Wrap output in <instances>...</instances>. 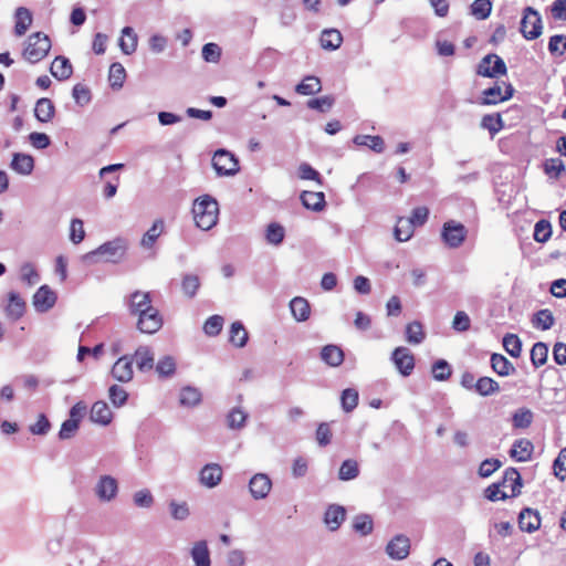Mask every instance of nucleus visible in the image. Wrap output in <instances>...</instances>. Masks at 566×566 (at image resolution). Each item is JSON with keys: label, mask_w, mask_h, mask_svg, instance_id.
I'll use <instances>...</instances> for the list:
<instances>
[{"label": "nucleus", "mask_w": 566, "mask_h": 566, "mask_svg": "<svg viewBox=\"0 0 566 566\" xmlns=\"http://www.w3.org/2000/svg\"><path fill=\"white\" fill-rule=\"evenodd\" d=\"M126 250V241L122 238H116L103 243L96 250L84 254L82 260L88 265L98 261L116 263L124 258Z\"/></svg>", "instance_id": "f257e3e1"}, {"label": "nucleus", "mask_w": 566, "mask_h": 566, "mask_svg": "<svg viewBox=\"0 0 566 566\" xmlns=\"http://www.w3.org/2000/svg\"><path fill=\"white\" fill-rule=\"evenodd\" d=\"M193 220L196 226L205 231L210 230L217 224L219 216V206L216 199L206 195L193 202Z\"/></svg>", "instance_id": "f03ea898"}, {"label": "nucleus", "mask_w": 566, "mask_h": 566, "mask_svg": "<svg viewBox=\"0 0 566 566\" xmlns=\"http://www.w3.org/2000/svg\"><path fill=\"white\" fill-rule=\"evenodd\" d=\"M51 40L43 32H35L29 35L23 50V57L30 63L42 61L51 50Z\"/></svg>", "instance_id": "7ed1b4c3"}, {"label": "nucleus", "mask_w": 566, "mask_h": 566, "mask_svg": "<svg viewBox=\"0 0 566 566\" xmlns=\"http://www.w3.org/2000/svg\"><path fill=\"white\" fill-rule=\"evenodd\" d=\"M542 18L535 9L526 7L521 20L520 31L526 40L537 39L542 34Z\"/></svg>", "instance_id": "20e7f679"}, {"label": "nucleus", "mask_w": 566, "mask_h": 566, "mask_svg": "<svg viewBox=\"0 0 566 566\" xmlns=\"http://www.w3.org/2000/svg\"><path fill=\"white\" fill-rule=\"evenodd\" d=\"M212 167L218 176H234L240 169L239 160L226 149H218L214 153Z\"/></svg>", "instance_id": "39448f33"}, {"label": "nucleus", "mask_w": 566, "mask_h": 566, "mask_svg": "<svg viewBox=\"0 0 566 566\" xmlns=\"http://www.w3.org/2000/svg\"><path fill=\"white\" fill-rule=\"evenodd\" d=\"M93 491L99 502L109 503L118 494V481L109 474H102L98 476Z\"/></svg>", "instance_id": "423d86ee"}, {"label": "nucleus", "mask_w": 566, "mask_h": 566, "mask_svg": "<svg viewBox=\"0 0 566 566\" xmlns=\"http://www.w3.org/2000/svg\"><path fill=\"white\" fill-rule=\"evenodd\" d=\"M467 228L454 220L444 222L441 237L443 242L452 249L459 248L467 238Z\"/></svg>", "instance_id": "0eeeda50"}, {"label": "nucleus", "mask_w": 566, "mask_h": 566, "mask_svg": "<svg viewBox=\"0 0 566 566\" xmlns=\"http://www.w3.org/2000/svg\"><path fill=\"white\" fill-rule=\"evenodd\" d=\"M391 361L403 377L411 375L415 369V357L407 347L395 348L391 354Z\"/></svg>", "instance_id": "6e6552de"}, {"label": "nucleus", "mask_w": 566, "mask_h": 566, "mask_svg": "<svg viewBox=\"0 0 566 566\" xmlns=\"http://www.w3.org/2000/svg\"><path fill=\"white\" fill-rule=\"evenodd\" d=\"M163 326L159 311L154 306L138 315L137 328L145 334H154Z\"/></svg>", "instance_id": "1a4fd4ad"}, {"label": "nucleus", "mask_w": 566, "mask_h": 566, "mask_svg": "<svg viewBox=\"0 0 566 566\" xmlns=\"http://www.w3.org/2000/svg\"><path fill=\"white\" fill-rule=\"evenodd\" d=\"M272 489V481L265 473H255L249 481L251 496L259 501L265 499Z\"/></svg>", "instance_id": "9d476101"}, {"label": "nucleus", "mask_w": 566, "mask_h": 566, "mask_svg": "<svg viewBox=\"0 0 566 566\" xmlns=\"http://www.w3.org/2000/svg\"><path fill=\"white\" fill-rule=\"evenodd\" d=\"M387 555L395 560H402L410 553V539L402 534L396 535L386 546Z\"/></svg>", "instance_id": "9b49d317"}, {"label": "nucleus", "mask_w": 566, "mask_h": 566, "mask_svg": "<svg viewBox=\"0 0 566 566\" xmlns=\"http://www.w3.org/2000/svg\"><path fill=\"white\" fill-rule=\"evenodd\" d=\"M55 292L48 285H42L33 295V306L40 312L44 313L51 310L56 303Z\"/></svg>", "instance_id": "f8f14e48"}, {"label": "nucleus", "mask_w": 566, "mask_h": 566, "mask_svg": "<svg viewBox=\"0 0 566 566\" xmlns=\"http://www.w3.org/2000/svg\"><path fill=\"white\" fill-rule=\"evenodd\" d=\"M112 376L119 382H128L134 377L133 357L124 355L112 367Z\"/></svg>", "instance_id": "ddd939ff"}, {"label": "nucleus", "mask_w": 566, "mask_h": 566, "mask_svg": "<svg viewBox=\"0 0 566 566\" xmlns=\"http://www.w3.org/2000/svg\"><path fill=\"white\" fill-rule=\"evenodd\" d=\"M514 88L512 84L505 85V93L502 94V88L499 85H494L492 87H489L483 91L482 98L480 104L481 105H495L500 102H504L510 99L513 96Z\"/></svg>", "instance_id": "4468645a"}, {"label": "nucleus", "mask_w": 566, "mask_h": 566, "mask_svg": "<svg viewBox=\"0 0 566 566\" xmlns=\"http://www.w3.org/2000/svg\"><path fill=\"white\" fill-rule=\"evenodd\" d=\"M222 476V468L218 463H209L200 470L199 482L208 489H213L220 484Z\"/></svg>", "instance_id": "2eb2a0df"}, {"label": "nucleus", "mask_w": 566, "mask_h": 566, "mask_svg": "<svg viewBox=\"0 0 566 566\" xmlns=\"http://www.w3.org/2000/svg\"><path fill=\"white\" fill-rule=\"evenodd\" d=\"M126 304L132 315H139L153 307L150 293L143 291H135L132 293L128 296Z\"/></svg>", "instance_id": "dca6fc26"}, {"label": "nucleus", "mask_w": 566, "mask_h": 566, "mask_svg": "<svg viewBox=\"0 0 566 566\" xmlns=\"http://www.w3.org/2000/svg\"><path fill=\"white\" fill-rule=\"evenodd\" d=\"M132 357L142 373L149 371L155 366L154 353L148 346H139Z\"/></svg>", "instance_id": "f3484780"}, {"label": "nucleus", "mask_w": 566, "mask_h": 566, "mask_svg": "<svg viewBox=\"0 0 566 566\" xmlns=\"http://www.w3.org/2000/svg\"><path fill=\"white\" fill-rule=\"evenodd\" d=\"M10 168L19 175L29 176L34 169V159L31 155L14 153L10 163Z\"/></svg>", "instance_id": "a211bd4d"}, {"label": "nucleus", "mask_w": 566, "mask_h": 566, "mask_svg": "<svg viewBox=\"0 0 566 566\" xmlns=\"http://www.w3.org/2000/svg\"><path fill=\"white\" fill-rule=\"evenodd\" d=\"M518 526L523 532L533 533L541 526V517L537 511L524 509L518 515Z\"/></svg>", "instance_id": "6ab92c4d"}, {"label": "nucleus", "mask_w": 566, "mask_h": 566, "mask_svg": "<svg viewBox=\"0 0 566 566\" xmlns=\"http://www.w3.org/2000/svg\"><path fill=\"white\" fill-rule=\"evenodd\" d=\"M301 201L303 206L312 211L319 212L326 206L325 195L322 191H303L301 193Z\"/></svg>", "instance_id": "aec40b11"}, {"label": "nucleus", "mask_w": 566, "mask_h": 566, "mask_svg": "<svg viewBox=\"0 0 566 566\" xmlns=\"http://www.w3.org/2000/svg\"><path fill=\"white\" fill-rule=\"evenodd\" d=\"M190 556L195 566H211L210 551L205 539L193 543L190 549Z\"/></svg>", "instance_id": "412c9836"}, {"label": "nucleus", "mask_w": 566, "mask_h": 566, "mask_svg": "<svg viewBox=\"0 0 566 566\" xmlns=\"http://www.w3.org/2000/svg\"><path fill=\"white\" fill-rule=\"evenodd\" d=\"M113 413L105 401H96L93 403L90 412V419L97 424L107 426L111 423Z\"/></svg>", "instance_id": "4be33fe9"}, {"label": "nucleus", "mask_w": 566, "mask_h": 566, "mask_svg": "<svg viewBox=\"0 0 566 566\" xmlns=\"http://www.w3.org/2000/svg\"><path fill=\"white\" fill-rule=\"evenodd\" d=\"M50 72L56 80L64 81L71 77L73 66L67 57L59 55L52 62Z\"/></svg>", "instance_id": "5701e85b"}, {"label": "nucleus", "mask_w": 566, "mask_h": 566, "mask_svg": "<svg viewBox=\"0 0 566 566\" xmlns=\"http://www.w3.org/2000/svg\"><path fill=\"white\" fill-rule=\"evenodd\" d=\"M154 368L159 379H168L175 376L177 363L172 356L165 355L158 359Z\"/></svg>", "instance_id": "b1692460"}, {"label": "nucleus", "mask_w": 566, "mask_h": 566, "mask_svg": "<svg viewBox=\"0 0 566 566\" xmlns=\"http://www.w3.org/2000/svg\"><path fill=\"white\" fill-rule=\"evenodd\" d=\"M533 450V443L528 439L523 438L513 443L510 454L520 462H526L531 459Z\"/></svg>", "instance_id": "393cba45"}, {"label": "nucleus", "mask_w": 566, "mask_h": 566, "mask_svg": "<svg viewBox=\"0 0 566 566\" xmlns=\"http://www.w3.org/2000/svg\"><path fill=\"white\" fill-rule=\"evenodd\" d=\"M346 516V511L340 505H331L324 516V522L326 526L332 531H336L339 528L342 523L344 522Z\"/></svg>", "instance_id": "a878e982"}, {"label": "nucleus", "mask_w": 566, "mask_h": 566, "mask_svg": "<svg viewBox=\"0 0 566 566\" xmlns=\"http://www.w3.org/2000/svg\"><path fill=\"white\" fill-rule=\"evenodd\" d=\"M25 311V302L23 298L15 292L9 293V302L6 306V314L12 321H18L21 318Z\"/></svg>", "instance_id": "bb28decb"}, {"label": "nucleus", "mask_w": 566, "mask_h": 566, "mask_svg": "<svg viewBox=\"0 0 566 566\" xmlns=\"http://www.w3.org/2000/svg\"><path fill=\"white\" fill-rule=\"evenodd\" d=\"M14 33L17 36H22L31 27L33 18L31 11L28 8L19 7L14 13Z\"/></svg>", "instance_id": "cd10ccee"}, {"label": "nucleus", "mask_w": 566, "mask_h": 566, "mask_svg": "<svg viewBox=\"0 0 566 566\" xmlns=\"http://www.w3.org/2000/svg\"><path fill=\"white\" fill-rule=\"evenodd\" d=\"M55 115L54 104L50 98L42 97L38 99L34 107V116L41 123H49Z\"/></svg>", "instance_id": "c85d7f7f"}, {"label": "nucleus", "mask_w": 566, "mask_h": 566, "mask_svg": "<svg viewBox=\"0 0 566 566\" xmlns=\"http://www.w3.org/2000/svg\"><path fill=\"white\" fill-rule=\"evenodd\" d=\"M202 400L201 391L193 386H185L179 392V403L186 408L198 406Z\"/></svg>", "instance_id": "c756f323"}, {"label": "nucleus", "mask_w": 566, "mask_h": 566, "mask_svg": "<svg viewBox=\"0 0 566 566\" xmlns=\"http://www.w3.org/2000/svg\"><path fill=\"white\" fill-rule=\"evenodd\" d=\"M290 308L293 317L297 322H305L310 318L311 306L306 298L296 296L290 302Z\"/></svg>", "instance_id": "7c9ffc66"}, {"label": "nucleus", "mask_w": 566, "mask_h": 566, "mask_svg": "<svg viewBox=\"0 0 566 566\" xmlns=\"http://www.w3.org/2000/svg\"><path fill=\"white\" fill-rule=\"evenodd\" d=\"M138 44V36L135 33L134 29L130 27H125L122 30V38L119 39V48L122 52L126 55L133 54Z\"/></svg>", "instance_id": "2f4dec72"}, {"label": "nucleus", "mask_w": 566, "mask_h": 566, "mask_svg": "<svg viewBox=\"0 0 566 566\" xmlns=\"http://www.w3.org/2000/svg\"><path fill=\"white\" fill-rule=\"evenodd\" d=\"M321 46L327 51L337 50L343 43V35L336 29H325L321 34Z\"/></svg>", "instance_id": "473e14b6"}, {"label": "nucleus", "mask_w": 566, "mask_h": 566, "mask_svg": "<svg viewBox=\"0 0 566 566\" xmlns=\"http://www.w3.org/2000/svg\"><path fill=\"white\" fill-rule=\"evenodd\" d=\"M491 367L499 376L505 377L515 373L514 365L502 354H492Z\"/></svg>", "instance_id": "72a5a7b5"}, {"label": "nucleus", "mask_w": 566, "mask_h": 566, "mask_svg": "<svg viewBox=\"0 0 566 566\" xmlns=\"http://www.w3.org/2000/svg\"><path fill=\"white\" fill-rule=\"evenodd\" d=\"M321 358L328 366L337 367L344 361V353L336 345H326L321 350Z\"/></svg>", "instance_id": "f704fd0d"}, {"label": "nucleus", "mask_w": 566, "mask_h": 566, "mask_svg": "<svg viewBox=\"0 0 566 566\" xmlns=\"http://www.w3.org/2000/svg\"><path fill=\"white\" fill-rule=\"evenodd\" d=\"M503 488L510 486L512 493L510 496L515 497L521 493L522 478L515 468H509L504 472L502 480Z\"/></svg>", "instance_id": "c9c22d12"}, {"label": "nucleus", "mask_w": 566, "mask_h": 566, "mask_svg": "<svg viewBox=\"0 0 566 566\" xmlns=\"http://www.w3.org/2000/svg\"><path fill=\"white\" fill-rule=\"evenodd\" d=\"M354 143L358 146H367L378 154L385 150V142L380 136L357 135L354 137Z\"/></svg>", "instance_id": "e433bc0d"}, {"label": "nucleus", "mask_w": 566, "mask_h": 566, "mask_svg": "<svg viewBox=\"0 0 566 566\" xmlns=\"http://www.w3.org/2000/svg\"><path fill=\"white\" fill-rule=\"evenodd\" d=\"M295 91L302 95H313L322 91V84L318 77L308 75L296 85Z\"/></svg>", "instance_id": "4c0bfd02"}, {"label": "nucleus", "mask_w": 566, "mask_h": 566, "mask_svg": "<svg viewBox=\"0 0 566 566\" xmlns=\"http://www.w3.org/2000/svg\"><path fill=\"white\" fill-rule=\"evenodd\" d=\"M475 391L482 397L492 396L500 391V385L493 378L480 377L475 382Z\"/></svg>", "instance_id": "58836bf2"}, {"label": "nucleus", "mask_w": 566, "mask_h": 566, "mask_svg": "<svg viewBox=\"0 0 566 566\" xmlns=\"http://www.w3.org/2000/svg\"><path fill=\"white\" fill-rule=\"evenodd\" d=\"M534 413L528 408H518L512 416V424L515 429H526L533 422Z\"/></svg>", "instance_id": "ea45409f"}, {"label": "nucleus", "mask_w": 566, "mask_h": 566, "mask_svg": "<svg viewBox=\"0 0 566 566\" xmlns=\"http://www.w3.org/2000/svg\"><path fill=\"white\" fill-rule=\"evenodd\" d=\"M415 226L407 218H399L395 227V238L399 242L408 241L413 234Z\"/></svg>", "instance_id": "a19ab883"}, {"label": "nucleus", "mask_w": 566, "mask_h": 566, "mask_svg": "<svg viewBox=\"0 0 566 566\" xmlns=\"http://www.w3.org/2000/svg\"><path fill=\"white\" fill-rule=\"evenodd\" d=\"M164 230V221L163 220H156L151 228L147 230V232L143 235L140 244L143 248L150 249L158 237L163 233Z\"/></svg>", "instance_id": "79ce46f5"}, {"label": "nucleus", "mask_w": 566, "mask_h": 566, "mask_svg": "<svg viewBox=\"0 0 566 566\" xmlns=\"http://www.w3.org/2000/svg\"><path fill=\"white\" fill-rule=\"evenodd\" d=\"M426 334L422 324L418 321L411 322L406 326V338L409 344L418 345L423 342Z\"/></svg>", "instance_id": "37998d69"}, {"label": "nucleus", "mask_w": 566, "mask_h": 566, "mask_svg": "<svg viewBox=\"0 0 566 566\" xmlns=\"http://www.w3.org/2000/svg\"><path fill=\"white\" fill-rule=\"evenodd\" d=\"M230 342L235 347H244L248 342V332L241 322L232 323L230 327Z\"/></svg>", "instance_id": "c03bdc74"}, {"label": "nucleus", "mask_w": 566, "mask_h": 566, "mask_svg": "<svg viewBox=\"0 0 566 566\" xmlns=\"http://www.w3.org/2000/svg\"><path fill=\"white\" fill-rule=\"evenodd\" d=\"M248 413L239 407L232 408L227 416L228 427L232 430H240L245 426Z\"/></svg>", "instance_id": "a18cd8bd"}, {"label": "nucleus", "mask_w": 566, "mask_h": 566, "mask_svg": "<svg viewBox=\"0 0 566 566\" xmlns=\"http://www.w3.org/2000/svg\"><path fill=\"white\" fill-rule=\"evenodd\" d=\"M548 346L538 342L535 343L531 349V361L535 368L543 366L547 361Z\"/></svg>", "instance_id": "49530a36"}, {"label": "nucleus", "mask_w": 566, "mask_h": 566, "mask_svg": "<svg viewBox=\"0 0 566 566\" xmlns=\"http://www.w3.org/2000/svg\"><path fill=\"white\" fill-rule=\"evenodd\" d=\"M359 465L356 460H345L338 471V479L342 481H350L358 476Z\"/></svg>", "instance_id": "de8ad7c7"}, {"label": "nucleus", "mask_w": 566, "mask_h": 566, "mask_svg": "<svg viewBox=\"0 0 566 566\" xmlns=\"http://www.w3.org/2000/svg\"><path fill=\"white\" fill-rule=\"evenodd\" d=\"M532 323L535 327L541 328L543 331H547L553 327L555 318L553 316V313L549 310L545 308L534 314Z\"/></svg>", "instance_id": "09e8293b"}, {"label": "nucleus", "mask_w": 566, "mask_h": 566, "mask_svg": "<svg viewBox=\"0 0 566 566\" xmlns=\"http://www.w3.org/2000/svg\"><path fill=\"white\" fill-rule=\"evenodd\" d=\"M503 347L507 352L509 355H511L514 358H517L521 356L522 353V340L520 337L515 334H506L503 337Z\"/></svg>", "instance_id": "8fccbe9b"}, {"label": "nucleus", "mask_w": 566, "mask_h": 566, "mask_svg": "<svg viewBox=\"0 0 566 566\" xmlns=\"http://www.w3.org/2000/svg\"><path fill=\"white\" fill-rule=\"evenodd\" d=\"M126 77V71L124 66L115 62L109 67L108 80L113 88H122Z\"/></svg>", "instance_id": "3c124183"}, {"label": "nucleus", "mask_w": 566, "mask_h": 566, "mask_svg": "<svg viewBox=\"0 0 566 566\" xmlns=\"http://www.w3.org/2000/svg\"><path fill=\"white\" fill-rule=\"evenodd\" d=\"M199 287H200V280L197 275H195V274L184 275L182 281H181V290L187 297H189V298L195 297Z\"/></svg>", "instance_id": "603ef678"}, {"label": "nucleus", "mask_w": 566, "mask_h": 566, "mask_svg": "<svg viewBox=\"0 0 566 566\" xmlns=\"http://www.w3.org/2000/svg\"><path fill=\"white\" fill-rule=\"evenodd\" d=\"M340 402L344 411H353L358 405V391L353 388L345 389L342 392Z\"/></svg>", "instance_id": "864d4df0"}, {"label": "nucleus", "mask_w": 566, "mask_h": 566, "mask_svg": "<svg viewBox=\"0 0 566 566\" xmlns=\"http://www.w3.org/2000/svg\"><path fill=\"white\" fill-rule=\"evenodd\" d=\"M451 374V367L444 359H439L432 365V376L438 381H444L449 379Z\"/></svg>", "instance_id": "5fc2aeb1"}, {"label": "nucleus", "mask_w": 566, "mask_h": 566, "mask_svg": "<svg viewBox=\"0 0 566 566\" xmlns=\"http://www.w3.org/2000/svg\"><path fill=\"white\" fill-rule=\"evenodd\" d=\"M544 171L552 178H559L565 171V165L560 158H549L544 163Z\"/></svg>", "instance_id": "6e6d98bb"}, {"label": "nucleus", "mask_w": 566, "mask_h": 566, "mask_svg": "<svg viewBox=\"0 0 566 566\" xmlns=\"http://www.w3.org/2000/svg\"><path fill=\"white\" fill-rule=\"evenodd\" d=\"M492 10V3L490 0H475L471 4V13L479 20L486 19Z\"/></svg>", "instance_id": "4d7b16f0"}, {"label": "nucleus", "mask_w": 566, "mask_h": 566, "mask_svg": "<svg viewBox=\"0 0 566 566\" xmlns=\"http://www.w3.org/2000/svg\"><path fill=\"white\" fill-rule=\"evenodd\" d=\"M552 235L551 223L546 220H539L534 227V240L541 243L546 242Z\"/></svg>", "instance_id": "13d9d810"}, {"label": "nucleus", "mask_w": 566, "mask_h": 566, "mask_svg": "<svg viewBox=\"0 0 566 566\" xmlns=\"http://www.w3.org/2000/svg\"><path fill=\"white\" fill-rule=\"evenodd\" d=\"M284 228L279 223H271L266 229V241L270 244L279 245L284 239Z\"/></svg>", "instance_id": "bf43d9fd"}, {"label": "nucleus", "mask_w": 566, "mask_h": 566, "mask_svg": "<svg viewBox=\"0 0 566 566\" xmlns=\"http://www.w3.org/2000/svg\"><path fill=\"white\" fill-rule=\"evenodd\" d=\"M108 397H109L112 403L115 407L119 408L126 403L128 394L123 387H120L118 385H113L108 389Z\"/></svg>", "instance_id": "052dcab7"}, {"label": "nucleus", "mask_w": 566, "mask_h": 566, "mask_svg": "<svg viewBox=\"0 0 566 566\" xmlns=\"http://www.w3.org/2000/svg\"><path fill=\"white\" fill-rule=\"evenodd\" d=\"M298 177L303 180L316 181V184L319 186L323 185V179L319 172L307 163H302L298 166Z\"/></svg>", "instance_id": "680f3d73"}, {"label": "nucleus", "mask_w": 566, "mask_h": 566, "mask_svg": "<svg viewBox=\"0 0 566 566\" xmlns=\"http://www.w3.org/2000/svg\"><path fill=\"white\" fill-rule=\"evenodd\" d=\"M201 55L208 63H218L221 57V48L217 43H207L202 46Z\"/></svg>", "instance_id": "e2e57ef3"}, {"label": "nucleus", "mask_w": 566, "mask_h": 566, "mask_svg": "<svg viewBox=\"0 0 566 566\" xmlns=\"http://www.w3.org/2000/svg\"><path fill=\"white\" fill-rule=\"evenodd\" d=\"M481 126L491 134H496L503 128V120L500 114L484 115L481 120Z\"/></svg>", "instance_id": "0e129e2a"}, {"label": "nucleus", "mask_w": 566, "mask_h": 566, "mask_svg": "<svg viewBox=\"0 0 566 566\" xmlns=\"http://www.w3.org/2000/svg\"><path fill=\"white\" fill-rule=\"evenodd\" d=\"M72 96L80 106L87 105L91 102V91L86 85L81 83L74 85Z\"/></svg>", "instance_id": "69168bd1"}, {"label": "nucleus", "mask_w": 566, "mask_h": 566, "mask_svg": "<svg viewBox=\"0 0 566 566\" xmlns=\"http://www.w3.org/2000/svg\"><path fill=\"white\" fill-rule=\"evenodd\" d=\"M222 326L223 317L220 315H212L206 321L203 325V332L208 336H217L221 332Z\"/></svg>", "instance_id": "338daca9"}, {"label": "nucleus", "mask_w": 566, "mask_h": 566, "mask_svg": "<svg viewBox=\"0 0 566 566\" xmlns=\"http://www.w3.org/2000/svg\"><path fill=\"white\" fill-rule=\"evenodd\" d=\"M554 474L560 481L566 479V448L562 449L553 463Z\"/></svg>", "instance_id": "774afa93"}]
</instances>
